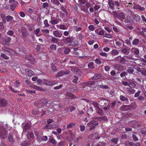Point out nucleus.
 <instances>
[{
  "instance_id": "31",
  "label": "nucleus",
  "mask_w": 146,
  "mask_h": 146,
  "mask_svg": "<svg viewBox=\"0 0 146 146\" xmlns=\"http://www.w3.org/2000/svg\"><path fill=\"white\" fill-rule=\"evenodd\" d=\"M51 1L54 5H59L60 3L59 2L58 0H51Z\"/></svg>"
},
{
  "instance_id": "5",
  "label": "nucleus",
  "mask_w": 146,
  "mask_h": 146,
  "mask_svg": "<svg viewBox=\"0 0 146 146\" xmlns=\"http://www.w3.org/2000/svg\"><path fill=\"white\" fill-rule=\"evenodd\" d=\"M2 49L4 51L12 55H15V52L12 49H9L8 47L3 46L2 47Z\"/></svg>"
},
{
  "instance_id": "11",
  "label": "nucleus",
  "mask_w": 146,
  "mask_h": 146,
  "mask_svg": "<svg viewBox=\"0 0 146 146\" xmlns=\"http://www.w3.org/2000/svg\"><path fill=\"white\" fill-rule=\"evenodd\" d=\"M114 68L118 71H121L123 69V67L121 65L116 64L114 66Z\"/></svg>"
},
{
  "instance_id": "50",
  "label": "nucleus",
  "mask_w": 146,
  "mask_h": 146,
  "mask_svg": "<svg viewBox=\"0 0 146 146\" xmlns=\"http://www.w3.org/2000/svg\"><path fill=\"white\" fill-rule=\"evenodd\" d=\"M49 142L52 143L53 144H54L56 143L55 140L53 138H50L49 140Z\"/></svg>"
},
{
  "instance_id": "36",
  "label": "nucleus",
  "mask_w": 146,
  "mask_h": 146,
  "mask_svg": "<svg viewBox=\"0 0 146 146\" xmlns=\"http://www.w3.org/2000/svg\"><path fill=\"white\" fill-rule=\"evenodd\" d=\"M120 99L122 101H127L128 100L127 98H125L124 96H120Z\"/></svg>"
},
{
  "instance_id": "22",
  "label": "nucleus",
  "mask_w": 146,
  "mask_h": 146,
  "mask_svg": "<svg viewBox=\"0 0 146 146\" xmlns=\"http://www.w3.org/2000/svg\"><path fill=\"white\" fill-rule=\"evenodd\" d=\"M111 54L113 56L117 55L119 53V51L117 50L113 49L111 52Z\"/></svg>"
},
{
  "instance_id": "44",
  "label": "nucleus",
  "mask_w": 146,
  "mask_h": 146,
  "mask_svg": "<svg viewBox=\"0 0 146 146\" xmlns=\"http://www.w3.org/2000/svg\"><path fill=\"white\" fill-rule=\"evenodd\" d=\"M71 70L74 73L77 72L78 70L76 68H75L73 67H71Z\"/></svg>"
},
{
  "instance_id": "30",
  "label": "nucleus",
  "mask_w": 146,
  "mask_h": 146,
  "mask_svg": "<svg viewBox=\"0 0 146 146\" xmlns=\"http://www.w3.org/2000/svg\"><path fill=\"white\" fill-rule=\"evenodd\" d=\"M75 124L74 123H71L68 125L66 126V129H67L72 128L75 125Z\"/></svg>"
},
{
  "instance_id": "25",
  "label": "nucleus",
  "mask_w": 146,
  "mask_h": 146,
  "mask_svg": "<svg viewBox=\"0 0 146 146\" xmlns=\"http://www.w3.org/2000/svg\"><path fill=\"white\" fill-rule=\"evenodd\" d=\"M40 32V29H37L34 31V34L36 36H39L41 35L39 34Z\"/></svg>"
},
{
  "instance_id": "53",
  "label": "nucleus",
  "mask_w": 146,
  "mask_h": 146,
  "mask_svg": "<svg viewBox=\"0 0 146 146\" xmlns=\"http://www.w3.org/2000/svg\"><path fill=\"white\" fill-rule=\"evenodd\" d=\"M88 28L91 31H93L95 29L94 26L92 25L89 26Z\"/></svg>"
},
{
  "instance_id": "55",
  "label": "nucleus",
  "mask_w": 146,
  "mask_h": 146,
  "mask_svg": "<svg viewBox=\"0 0 146 146\" xmlns=\"http://www.w3.org/2000/svg\"><path fill=\"white\" fill-rule=\"evenodd\" d=\"M141 93L140 90H139L137 91V92L134 95V97H138L140 94Z\"/></svg>"
},
{
  "instance_id": "2",
  "label": "nucleus",
  "mask_w": 146,
  "mask_h": 146,
  "mask_svg": "<svg viewBox=\"0 0 146 146\" xmlns=\"http://www.w3.org/2000/svg\"><path fill=\"white\" fill-rule=\"evenodd\" d=\"M112 61L118 62H120L122 63H125L126 62L129 61L127 60L124 57H122L121 56H119L114 58L112 60Z\"/></svg>"
},
{
  "instance_id": "12",
  "label": "nucleus",
  "mask_w": 146,
  "mask_h": 146,
  "mask_svg": "<svg viewBox=\"0 0 146 146\" xmlns=\"http://www.w3.org/2000/svg\"><path fill=\"white\" fill-rule=\"evenodd\" d=\"M125 18V16L123 13L121 12L119 14L117 18L121 21H123L124 19Z\"/></svg>"
},
{
  "instance_id": "29",
  "label": "nucleus",
  "mask_w": 146,
  "mask_h": 146,
  "mask_svg": "<svg viewBox=\"0 0 146 146\" xmlns=\"http://www.w3.org/2000/svg\"><path fill=\"white\" fill-rule=\"evenodd\" d=\"M134 19L137 22L139 21L140 19L141 18L138 15H135L134 17Z\"/></svg>"
},
{
  "instance_id": "33",
  "label": "nucleus",
  "mask_w": 146,
  "mask_h": 146,
  "mask_svg": "<svg viewBox=\"0 0 146 146\" xmlns=\"http://www.w3.org/2000/svg\"><path fill=\"white\" fill-rule=\"evenodd\" d=\"M139 39H135L133 40V41L132 42V44L133 45H137L139 44Z\"/></svg>"
},
{
  "instance_id": "8",
  "label": "nucleus",
  "mask_w": 146,
  "mask_h": 146,
  "mask_svg": "<svg viewBox=\"0 0 146 146\" xmlns=\"http://www.w3.org/2000/svg\"><path fill=\"white\" fill-rule=\"evenodd\" d=\"M135 91L134 89L131 87H128L126 88V91L127 93L129 94H134L135 93Z\"/></svg>"
},
{
  "instance_id": "40",
  "label": "nucleus",
  "mask_w": 146,
  "mask_h": 146,
  "mask_svg": "<svg viewBox=\"0 0 146 146\" xmlns=\"http://www.w3.org/2000/svg\"><path fill=\"white\" fill-rule=\"evenodd\" d=\"M70 49L68 48H65L64 52L66 54H68L70 52Z\"/></svg>"
},
{
  "instance_id": "54",
  "label": "nucleus",
  "mask_w": 146,
  "mask_h": 146,
  "mask_svg": "<svg viewBox=\"0 0 146 146\" xmlns=\"http://www.w3.org/2000/svg\"><path fill=\"white\" fill-rule=\"evenodd\" d=\"M20 82L18 81H16L14 83V86L15 87L17 88L19 85Z\"/></svg>"
},
{
  "instance_id": "60",
  "label": "nucleus",
  "mask_w": 146,
  "mask_h": 146,
  "mask_svg": "<svg viewBox=\"0 0 146 146\" xmlns=\"http://www.w3.org/2000/svg\"><path fill=\"white\" fill-rule=\"evenodd\" d=\"M19 15L22 17H24L25 16V14L23 11H21L19 13Z\"/></svg>"
},
{
  "instance_id": "42",
  "label": "nucleus",
  "mask_w": 146,
  "mask_h": 146,
  "mask_svg": "<svg viewBox=\"0 0 146 146\" xmlns=\"http://www.w3.org/2000/svg\"><path fill=\"white\" fill-rule=\"evenodd\" d=\"M142 74L146 76V68H142V72H141Z\"/></svg>"
},
{
  "instance_id": "58",
  "label": "nucleus",
  "mask_w": 146,
  "mask_h": 146,
  "mask_svg": "<svg viewBox=\"0 0 146 146\" xmlns=\"http://www.w3.org/2000/svg\"><path fill=\"white\" fill-rule=\"evenodd\" d=\"M127 71L129 73L132 74L134 70L131 68H129L127 70Z\"/></svg>"
},
{
  "instance_id": "64",
  "label": "nucleus",
  "mask_w": 146,
  "mask_h": 146,
  "mask_svg": "<svg viewBox=\"0 0 146 146\" xmlns=\"http://www.w3.org/2000/svg\"><path fill=\"white\" fill-rule=\"evenodd\" d=\"M122 84L125 86H127L129 85V83L127 82L122 81L121 82Z\"/></svg>"
},
{
  "instance_id": "24",
  "label": "nucleus",
  "mask_w": 146,
  "mask_h": 146,
  "mask_svg": "<svg viewBox=\"0 0 146 146\" xmlns=\"http://www.w3.org/2000/svg\"><path fill=\"white\" fill-rule=\"evenodd\" d=\"M102 77L100 74H95L93 77V79L97 80L100 78Z\"/></svg>"
},
{
  "instance_id": "61",
  "label": "nucleus",
  "mask_w": 146,
  "mask_h": 146,
  "mask_svg": "<svg viewBox=\"0 0 146 146\" xmlns=\"http://www.w3.org/2000/svg\"><path fill=\"white\" fill-rule=\"evenodd\" d=\"M80 130L81 132H83L85 129V127L84 125L80 126Z\"/></svg>"
},
{
  "instance_id": "45",
  "label": "nucleus",
  "mask_w": 146,
  "mask_h": 146,
  "mask_svg": "<svg viewBox=\"0 0 146 146\" xmlns=\"http://www.w3.org/2000/svg\"><path fill=\"white\" fill-rule=\"evenodd\" d=\"M43 23L45 27H48L49 26V25L48 23V21L47 20H45L44 21Z\"/></svg>"
},
{
  "instance_id": "48",
  "label": "nucleus",
  "mask_w": 146,
  "mask_h": 146,
  "mask_svg": "<svg viewBox=\"0 0 146 146\" xmlns=\"http://www.w3.org/2000/svg\"><path fill=\"white\" fill-rule=\"evenodd\" d=\"M64 73V72L62 71H61L59 72L58 74L56 75V76L57 77L63 75Z\"/></svg>"
},
{
  "instance_id": "10",
  "label": "nucleus",
  "mask_w": 146,
  "mask_h": 146,
  "mask_svg": "<svg viewBox=\"0 0 146 146\" xmlns=\"http://www.w3.org/2000/svg\"><path fill=\"white\" fill-rule=\"evenodd\" d=\"M129 83L128 86L131 88H134L136 86V82L133 79Z\"/></svg>"
},
{
  "instance_id": "38",
  "label": "nucleus",
  "mask_w": 146,
  "mask_h": 146,
  "mask_svg": "<svg viewBox=\"0 0 146 146\" xmlns=\"http://www.w3.org/2000/svg\"><path fill=\"white\" fill-rule=\"evenodd\" d=\"M1 56L5 60H7L9 58V57L4 54H1Z\"/></svg>"
},
{
  "instance_id": "56",
  "label": "nucleus",
  "mask_w": 146,
  "mask_h": 146,
  "mask_svg": "<svg viewBox=\"0 0 146 146\" xmlns=\"http://www.w3.org/2000/svg\"><path fill=\"white\" fill-rule=\"evenodd\" d=\"M7 34L9 36H12L14 34V32L10 30L7 32Z\"/></svg>"
},
{
  "instance_id": "51",
  "label": "nucleus",
  "mask_w": 146,
  "mask_h": 146,
  "mask_svg": "<svg viewBox=\"0 0 146 146\" xmlns=\"http://www.w3.org/2000/svg\"><path fill=\"white\" fill-rule=\"evenodd\" d=\"M109 6L111 8H113V7L114 5L113 2L111 0L109 1Z\"/></svg>"
},
{
  "instance_id": "26",
  "label": "nucleus",
  "mask_w": 146,
  "mask_h": 146,
  "mask_svg": "<svg viewBox=\"0 0 146 146\" xmlns=\"http://www.w3.org/2000/svg\"><path fill=\"white\" fill-rule=\"evenodd\" d=\"M52 17L51 18V21L50 22L53 25H55L57 24L58 23V21L56 19H52Z\"/></svg>"
},
{
  "instance_id": "27",
  "label": "nucleus",
  "mask_w": 146,
  "mask_h": 146,
  "mask_svg": "<svg viewBox=\"0 0 146 146\" xmlns=\"http://www.w3.org/2000/svg\"><path fill=\"white\" fill-rule=\"evenodd\" d=\"M51 41L52 43L56 44L58 42V39L54 37H52L51 39Z\"/></svg>"
},
{
  "instance_id": "63",
  "label": "nucleus",
  "mask_w": 146,
  "mask_h": 146,
  "mask_svg": "<svg viewBox=\"0 0 146 146\" xmlns=\"http://www.w3.org/2000/svg\"><path fill=\"white\" fill-rule=\"evenodd\" d=\"M49 6L48 4L47 3H44L43 4V7L45 8H46V7H48Z\"/></svg>"
},
{
  "instance_id": "39",
  "label": "nucleus",
  "mask_w": 146,
  "mask_h": 146,
  "mask_svg": "<svg viewBox=\"0 0 146 146\" xmlns=\"http://www.w3.org/2000/svg\"><path fill=\"white\" fill-rule=\"evenodd\" d=\"M87 0H78V3L82 5L86 3Z\"/></svg>"
},
{
  "instance_id": "14",
  "label": "nucleus",
  "mask_w": 146,
  "mask_h": 146,
  "mask_svg": "<svg viewBox=\"0 0 146 146\" xmlns=\"http://www.w3.org/2000/svg\"><path fill=\"white\" fill-rule=\"evenodd\" d=\"M56 83V82L48 80H47L45 82L46 85L47 86H52Z\"/></svg>"
},
{
  "instance_id": "62",
  "label": "nucleus",
  "mask_w": 146,
  "mask_h": 146,
  "mask_svg": "<svg viewBox=\"0 0 146 146\" xmlns=\"http://www.w3.org/2000/svg\"><path fill=\"white\" fill-rule=\"evenodd\" d=\"M26 91L27 92L30 94L35 93V91L34 90H29L28 89H26Z\"/></svg>"
},
{
  "instance_id": "9",
  "label": "nucleus",
  "mask_w": 146,
  "mask_h": 146,
  "mask_svg": "<svg viewBox=\"0 0 146 146\" xmlns=\"http://www.w3.org/2000/svg\"><path fill=\"white\" fill-rule=\"evenodd\" d=\"M7 105V101L5 99L0 98V107L5 106Z\"/></svg>"
},
{
  "instance_id": "19",
  "label": "nucleus",
  "mask_w": 146,
  "mask_h": 146,
  "mask_svg": "<svg viewBox=\"0 0 146 146\" xmlns=\"http://www.w3.org/2000/svg\"><path fill=\"white\" fill-rule=\"evenodd\" d=\"M131 51L134 54L137 55L139 54V50L136 48H131Z\"/></svg>"
},
{
  "instance_id": "1",
  "label": "nucleus",
  "mask_w": 146,
  "mask_h": 146,
  "mask_svg": "<svg viewBox=\"0 0 146 146\" xmlns=\"http://www.w3.org/2000/svg\"><path fill=\"white\" fill-rule=\"evenodd\" d=\"M7 125L1 123L0 125V138L5 139L7 137V131L6 129Z\"/></svg>"
},
{
  "instance_id": "49",
  "label": "nucleus",
  "mask_w": 146,
  "mask_h": 146,
  "mask_svg": "<svg viewBox=\"0 0 146 146\" xmlns=\"http://www.w3.org/2000/svg\"><path fill=\"white\" fill-rule=\"evenodd\" d=\"M103 36L104 37L109 38H111L112 37V36L109 34H104Z\"/></svg>"
},
{
  "instance_id": "23",
  "label": "nucleus",
  "mask_w": 146,
  "mask_h": 146,
  "mask_svg": "<svg viewBox=\"0 0 146 146\" xmlns=\"http://www.w3.org/2000/svg\"><path fill=\"white\" fill-rule=\"evenodd\" d=\"M31 87L33 89H35L39 91H42L43 90V89L35 85H32L31 86Z\"/></svg>"
},
{
  "instance_id": "59",
  "label": "nucleus",
  "mask_w": 146,
  "mask_h": 146,
  "mask_svg": "<svg viewBox=\"0 0 146 146\" xmlns=\"http://www.w3.org/2000/svg\"><path fill=\"white\" fill-rule=\"evenodd\" d=\"M100 55L105 56L106 57H107L108 56V55L105 52H103L100 53Z\"/></svg>"
},
{
  "instance_id": "17",
  "label": "nucleus",
  "mask_w": 146,
  "mask_h": 146,
  "mask_svg": "<svg viewBox=\"0 0 146 146\" xmlns=\"http://www.w3.org/2000/svg\"><path fill=\"white\" fill-rule=\"evenodd\" d=\"M96 121H92L90 122L87 123V125L88 127H91L94 125H96Z\"/></svg>"
},
{
  "instance_id": "21",
  "label": "nucleus",
  "mask_w": 146,
  "mask_h": 146,
  "mask_svg": "<svg viewBox=\"0 0 146 146\" xmlns=\"http://www.w3.org/2000/svg\"><path fill=\"white\" fill-rule=\"evenodd\" d=\"M56 27L57 28H59L61 29L66 30L67 29L66 27L63 25H56Z\"/></svg>"
},
{
  "instance_id": "57",
  "label": "nucleus",
  "mask_w": 146,
  "mask_h": 146,
  "mask_svg": "<svg viewBox=\"0 0 146 146\" xmlns=\"http://www.w3.org/2000/svg\"><path fill=\"white\" fill-rule=\"evenodd\" d=\"M78 79V77L74 76V78L72 81L74 83H76L77 82Z\"/></svg>"
},
{
  "instance_id": "16",
  "label": "nucleus",
  "mask_w": 146,
  "mask_h": 146,
  "mask_svg": "<svg viewBox=\"0 0 146 146\" xmlns=\"http://www.w3.org/2000/svg\"><path fill=\"white\" fill-rule=\"evenodd\" d=\"M48 139V137L47 136H44L42 137L41 136L40 137H38V142L41 141H46Z\"/></svg>"
},
{
  "instance_id": "37",
  "label": "nucleus",
  "mask_w": 146,
  "mask_h": 146,
  "mask_svg": "<svg viewBox=\"0 0 146 146\" xmlns=\"http://www.w3.org/2000/svg\"><path fill=\"white\" fill-rule=\"evenodd\" d=\"M38 113V111L37 109H34L32 111V113L34 115H37Z\"/></svg>"
},
{
  "instance_id": "28",
  "label": "nucleus",
  "mask_w": 146,
  "mask_h": 146,
  "mask_svg": "<svg viewBox=\"0 0 146 146\" xmlns=\"http://www.w3.org/2000/svg\"><path fill=\"white\" fill-rule=\"evenodd\" d=\"M66 96L67 97H68L71 99L73 98L74 96V95L73 94L69 92H67L66 93Z\"/></svg>"
},
{
  "instance_id": "47",
  "label": "nucleus",
  "mask_w": 146,
  "mask_h": 146,
  "mask_svg": "<svg viewBox=\"0 0 146 146\" xmlns=\"http://www.w3.org/2000/svg\"><path fill=\"white\" fill-rule=\"evenodd\" d=\"M50 48L52 50H56V46L55 44H52L50 46Z\"/></svg>"
},
{
  "instance_id": "46",
  "label": "nucleus",
  "mask_w": 146,
  "mask_h": 146,
  "mask_svg": "<svg viewBox=\"0 0 146 146\" xmlns=\"http://www.w3.org/2000/svg\"><path fill=\"white\" fill-rule=\"evenodd\" d=\"M88 67L91 69H92L94 68V63L93 62H90L88 64Z\"/></svg>"
},
{
  "instance_id": "6",
  "label": "nucleus",
  "mask_w": 146,
  "mask_h": 146,
  "mask_svg": "<svg viewBox=\"0 0 146 146\" xmlns=\"http://www.w3.org/2000/svg\"><path fill=\"white\" fill-rule=\"evenodd\" d=\"M22 125L23 127V131L29 130L31 128L30 125L27 123H23L22 124Z\"/></svg>"
},
{
  "instance_id": "20",
  "label": "nucleus",
  "mask_w": 146,
  "mask_h": 146,
  "mask_svg": "<svg viewBox=\"0 0 146 146\" xmlns=\"http://www.w3.org/2000/svg\"><path fill=\"white\" fill-rule=\"evenodd\" d=\"M26 72L27 74L29 76L33 75L35 74L34 72L31 70H28L26 71Z\"/></svg>"
},
{
  "instance_id": "4",
  "label": "nucleus",
  "mask_w": 146,
  "mask_h": 146,
  "mask_svg": "<svg viewBox=\"0 0 146 146\" xmlns=\"http://www.w3.org/2000/svg\"><path fill=\"white\" fill-rule=\"evenodd\" d=\"M92 104L95 108L97 112L100 115H102V110L100 108L98 103L96 102H93Z\"/></svg>"
},
{
  "instance_id": "43",
  "label": "nucleus",
  "mask_w": 146,
  "mask_h": 146,
  "mask_svg": "<svg viewBox=\"0 0 146 146\" xmlns=\"http://www.w3.org/2000/svg\"><path fill=\"white\" fill-rule=\"evenodd\" d=\"M18 4L17 2L15 0L14 2L12 4L11 6L14 7L15 8Z\"/></svg>"
},
{
  "instance_id": "52",
  "label": "nucleus",
  "mask_w": 146,
  "mask_h": 146,
  "mask_svg": "<svg viewBox=\"0 0 146 146\" xmlns=\"http://www.w3.org/2000/svg\"><path fill=\"white\" fill-rule=\"evenodd\" d=\"M95 63L98 64H101V62L100 60L98 58L96 59L95 60Z\"/></svg>"
},
{
  "instance_id": "13",
  "label": "nucleus",
  "mask_w": 146,
  "mask_h": 146,
  "mask_svg": "<svg viewBox=\"0 0 146 146\" xmlns=\"http://www.w3.org/2000/svg\"><path fill=\"white\" fill-rule=\"evenodd\" d=\"M53 35L55 36L60 38L61 37L62 34L58 31H56L53 32Z\"/></svg>"
},
{
  "instance_id": "15",
  "label": "nucleus",
  "mask_w": 146,
  "mask_h": 146,
  "mask_svg": "<svg viewBox=\"0 0 146 146\" xmlns=\"http://www.w3.org/2000/svg\"><path fill=\"white\" fill-rule=\"evenodd\" d=\"M104 103L105 106L104 107V110H107L110 108V102L109 101H106Z\"/></svg>"
},
{
  "instance_id": "3",
  "label": "nucleus",
  "mask_w": 146,
  "mask_h": 146,
  "mask_svg": "<svg viewBox=\"0 0 146 146\" xmlns=\"http://www.w3.org/2000/svg\"><path fill=\"white\" fill-rule=\"evenodd\" d=\"M47 101L46 99H42L39 102V104H38L37 102L35 103V105L39 108H42L46 106V104H47Z\"/></svg>"
},
{
  "instance_id": "7",
  "label": "nucleus",
  "mask_w": 146,
  "mask_h": 146,
  "mask_svg": "<svg viewBox=\"0 0 146 146\" xmlns=\"http://www.w3.org/2000/svg\"><path fill=\"white\" fill-rule=\"evenodd\" d=\"M58 127V125L57 124H53L51 125H47L44 127L45 129H52L56 128Z\"/></svg>"
},
{
  "instance_id": "32",
  "label": "nucleus",
  "mask_w": 146,
  "mask_h": 146,
  "mask_svg": "<svg viewBox=\"0 0 146 146\" xmlns=\"http://www.w3.org/2000/svg\"><path fill=\"white\" fill-rule=\"evenodd\" d=\"M121 52L123 54H128L129 53V52L128 51V49L127 48L123 49L122 50Z\"/></svg>"
},
{
  "instance_id": "35",
  "label": "nucleus",
  "mask_w": 146,
  "mask_h": 146,
  "mask_svg": "<svg viewBox=\"0 0 146 146\" xmlns=\"http://www.w3.org/2000/svg\"><path fill=\"white\" fill-rule=\"evenodd\" d=\"M35 135L36 137L37 141L38 140V137H40L41 136L39 135V131H36L35 132Z\"/></svg>"
},
{
  "instance_id": "18",
  "label": "nucleus",
  "mask_w": 146,
  "mask_h": 146,
  "mask_svg": "<svg viewBox=\"0 0 146 146\" xmlns=\"http://www.w3.org/2000/svg\"><path fill=\"white\" fill-rule=\"evenodd\" d=\"M27 137L28 138H31V141H33V138L34 137V134L32 132H30L28 133L27 134Z\"/></svg>"
},
{
  "instance_id": "34",
  "label": "nucleus",
  "mask_w": 146,
  "mask_h": 146,
  "mask_svg": "<svg viewBox=\"0 0 146 146\" xmlns=\"http://www.w3.org/2000/svg\"><path fill=\"white\" fill-rule=\"evenodd\" d=\"M13 18L12 16L9 15L7 16L6 17V20L7 22H9L12 20Z\"/></svg>"
},
{
  "instance_id": "41",
  "label": "nucleus",
  "mask_w": 146,
  "mask_h": 146,
  "mask_svg": "<svg viewBox=\"0 0 146 146\" xmlns=\"http://www.w3.org/2000/svg\"><path fill=\"white\" fill-rule=\"evenodd\" d=\"M51 67L52 70L54 72L57 69L56 67L54 66V64H51Z\"/></svg>"
}]
</instances>
